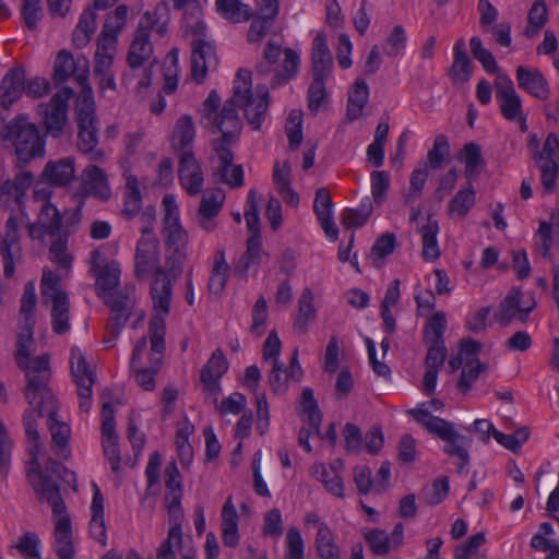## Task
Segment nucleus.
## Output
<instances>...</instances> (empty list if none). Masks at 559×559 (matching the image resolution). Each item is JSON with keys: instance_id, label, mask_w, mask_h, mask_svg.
Masks as SVG:
<instances>
[{"instance_id": "f257e3e1", "label": "nucleus", "mask_w": 559, "mask_h": 559, "mask_svg": "<svg viewBox=\"0 0 559 559\" xmlns=\"http://www.w3.org/2000/svg\"><path fill=\"white\" fill-rule=\"evenodd\" d=\"M233 91V96L224 104L221 116L215 119V124L222 135L213 141V150L218 158L214 176L230 188H240L245 183V174L241 165H233L234 153L230 148L237 143L241 132L237 107L245 109L248 123L253 130H259L269 107V91L264 86H258L257 96H253L251 74L242 69L238 70L236 74Z\"/></svg>"}, {"instance_id": "f03ea898", "label": "nucleus", "mask_w": 559, "mask_h": 559, "mask_svg": "<svg viewBox=\"0 0 559 559\" xmlns=\"http://www.w3.org/2000/svg\"><path fill=\"white\" fill-rule=\"evenodd\" d=\"M34 334L35 325L17 324L13 357L16 366L25 372L27 385L24 395L28 404L36 403L37 394L41 393L48 399L47 403L51 405L48 395V383L51 377L50 357L45 354L31 359L35 352Z\"/></svg>"}, {"instance_id": "7ed1b4c3", "label": "nucleus", "mask_w": 559, "mask_h": 559, "mask_svg": "<svg viewBox=\"0 0 559 559\" xmlns=\"http://www.w3.org/2000/svg\"><path fill=\"white\" fill-rule=\"evenodd\" d=\"M48 395L51 400V405L47 403L48 399H46L44 394L38 393L36 403L28 404L29 408L26 409L23 415V425L28 440V452L31 456H33L34 463H36L37 467H39L38 455L41 444L40 436L37 430L36 417H48V425L52 438V449L56 455L62 459H68L70 455L68 447L71 432L70 427L57 419L58 404L49 386Z\"/></svg>"}, {"instance_id": "20e7f679", "label": "nucleus", "mask_w": 559, "mask_h": 559, "mask_svg": "<svg viewBox=\"0 0 559 559\" xmlns=\"http://www.w3.org/2000/svg\"><path fill=\"white\" fill-rule=\"evenodd\" d=\"M154 274L151 296L156 310L155 316L165 318L170 310L173 294L171 281L160 266L159 241L156 236L141 237L135 246L134 276L143 280Z\"/></svg>"}, {"instance_id": "39448f33", "label": "nucleus", "mask_w": 559, "mask_h": 559, "mask_svg": "<svg viewBox=\"0 0 559 559\" xmlns=\"http://www.w3.org/2000/svg\"><path fill=\"white\" fill-rule=\"evenodd\" d=\"M409 414L429 433L444 442L443 452L456 460L457 473L467 474L471 464L469 449L473 442L472 439L459 433L451 421L433 416L426 408L412 409Z\"/></svg>"}, {"instance_id": "423d86ee", "label": "nucleus", "mask_w": 559, "mask_h": 559, "mask_svg": "<svg viewBox=\"0 0 559 559\" xmlns=\"http://www.w3.org/2000/svg\"><path fill=\"white\" fill-rule=\"evenodd\" d=\"M52 476L68 484L76 481L75 474L58 461L49 457L45 463L44 471H41L40 466L37 467L32 457V468L28 472V480L38 495V498L41 501L46 500L51 507L53 515H57L63 513L67 508L60 495V488L56 480L51 478Z\"/></svg>"}, {"instance_id": "0eeeda50", "label": "nucleus", "mask_w": 559, "mask_h": 559, "mask_svg": "<svg viewBox=\"0 0 559 559\" xmlns=\"http://www.w3.org/2000/svg\"><path fill=\"white\" fill-rule=\"evenodd\" d=\"M2 138L13 143L19 167H23L31 159L45 154V141L39 130L26 118H16L10 121L3 128Z\"/></svg>"}, {"instance_id": "6e6552de", "label": "nucleus", "mask_w": 559, "mask_h": 559, "mask_svg": "<svg viewBox=\"0 0 559 559\" xmlns=\"http://www.w3.org/2000/svg\"><path fill=\"white\" fill-rule=\"evenodd\" d=\"M283 52L285 56L284 61L281 66H277L278 58L282 53L281 45L269 40L264 48L263 57L255 67L257 73L261 75L273 73L270 80L272 87L288 83L297 75L299 70V55L290 48H286Z\"/></svg>"}, {"instance_id": "1a4fd4ad", "label": "nucleus", "mask_w": 559, "mask_h": 559, "mask_svg": "<svg viewBox=\"0 0 559 559\" xmlns=\"http://www.w3.org/2000/svg\"><path fill=\"white\" fill-rule=\"evenodd\" d=\"M166 323L163 316H153L148 322V337L151 343L150 368H139L135 370L136 383L146 391L155 389V374L158 373L164 353Z\"/></svg>"}, {"instance_id": "9d476101", "label": "nucleus", "mask_w": 559, "mask_h": 559, "mask_svg": "<svg viewBox=\"0 0 559 559\" xmlns=\"http://www.w3.org/2000/svg\"><path fill=\"white\" fill-rule=\"evenodd\" d=\"M151 31H155L160 36L167 32L166 23L158 21L157 10L146 11L140 19L127 56V62L133 70L143 67L153 53V46L150 41Z\"/></svg>"}, {"instance_id": "9b49d317", "label": "nucleus", "mask_w": 559, "mask_h": 559, "mask_svg": "<svg viewBox=\"0 0 559 559\" xmlns=\"http://www.w3.org/2000/svg\"><path fill=\"white\" fill-rule=\"evenodd\" d=\"M73 96V90L69 86L60 88L48 103L38 105V112L47 134L59 138L68 123V102Z\"/></svg>"}, {"instance_id": "f8f14e48", "label": "nucleus", "mask_w": 559, "mask_h": 559, "mask_svg": "<svg viewBox=\"0 0 559 559\" xmlns=\"http://www.w3.org/2000/svg\"><path fill=\"white\" fill-rule=\"evenodd\" d=\"M520 288H512L504 299L500 302L493 318L501 326H508L516 320L524 323L531 311L535 308L536 301L532 294L526 296Z\"/></svg>"}, {"instance_id": "ddd939ff", "label": "nucleus", "mask_w": 559, "mask_h": 559, "mask_svg": "<svg viewBox=\"0 0 559 559\" xmlns=\"http://www.w3.org/2000/svg\"><path fill=\"white\" fill-rule=\"evenodd\" d=\"M70 368L73 381L78 386L80 409L88 413L92 406V386L95 383L96 374L87 364L82 350L78 347L71 348Z\"/></svg>"}, {"instance_id": "4468645a", "label": "nucleus", "mask_w": 559, "mask_h": 559, "mask_svg": "<svg viewBox=\"0 0 559 559\" xmlns=\"http://www.w3.org/2000/svg\"><path fill=\"white\" fill-rule=\"evenodd\" d=\"M91 259V272L96 278V294L103 300H109L110 292L115 290L120 282V264L117 261H107L98 250L92 251Z\"/></svg>"}, {"instance_id": "2eb2a0df", "label": "nucleus", "mask_w": 559, "mask_h": 559, "mask_svg": "<svg viewBox=\"0 0 559 559\" xmlns=\"http://www.w3.org/2000/svg\"><path fill=\"white\" fill-rule=\"evenodd\" d=\"M535 160L542 173V185L547 193L555 190L559 170V138L549 133L544 143L543 150L537 152Z\"/></svg>"}, {"instance_id": "dca6fc26", "label": "nucleus", "mask_w": 559, "mask_h": 559, "mask_svg": "<svg viewBox=\"0 0 559 559\" xmlns=\"http://www.w3.org/2000/svg\"><path fill=\"white\" fill-rule=\"evenodd\" d=\"M90 75V61L85 56H78L76 59L67 50H60L55 60L53 82L56 85L67 82L74 76L79 85L85 84Z\"/></svg>"}, {"instance_id": "f3484780", "label": "nucleus", "mask_w": 559, "mask_h": 559, "mask_svg": "<svg viewBox=\"0 0 559 559\" xmlns=\"http://www.w3.org/2000/svg\"><path fill=\"white\" fill-rule=\"evenodd\" d=\"M28 235L33 240L45 243L46 237L56 238L62 234V216L50 202L41 204L37 219L27 225Z\"/></svg>"}, {"instance_id": "a211bd4d", "label": "nucleus", "mask_w": 559, "mask_h": 559, "mask_svg": "<svg viewBox=\"0 0 559 559\" xmlns=\"http://www.w3.org/2000/svg\"><path fill=\"white\" fill-rule=\"evenodd\" d=\"M102 417V445L106 459L109 461L111 471H120L121 455L116 433L115 411L109 402H104L100 412Z\"/></svg>"}, {"instance_id": "6ab92c4d", "label": "nucleus", "mask_w": 559, "mask_h": 559, "mask_svg": "<svg viewBox=\"0 0 559 559\" xmlns=\"http://www.w3.org/2000/svg\"><path fill=\"white\" fill-rule=\"evenodd\" d=\"M0 254L3 262V275L11 278L15 272V263L22 260L19 222L14 215H11L5 222V231L0 243Z\"/></svg>"}, {"instance_id": "aec40b11", "label": "nucleus", "mask_w": 559, "mask_h": 559, "mask_svg": "<svg viewBox=\"0 0 559 559\" xmlns=\"http://www.w3.org/2000/svg\"><path fill=\"white\" fill-rule=\"evenodd\" d=\"M215 46L199 37L191 41V76L198 83L204 82L209 71L217 68Z\"/></svg>"}, {"instance_id": "412c9836", "label": "nucleus", "mask_w": 559, "mask_h": 559, "mask_svg": "<svg viewBox=\"0 0 559 559\" xmlns=\"http://www.w3.org/2000/svg\"><path fill=\"white\" fill-rule=\"evenodd\" d=\"M495 90L503 118L509 121L522 119V102L512 80L508 75H498L495 81Z\"/></svg>"}, {"instance_id": "4be33fe9", "label": "nucleus", "mask_w": 559, "mask_h": 559, "mask_svg": "<svg viewBox=\"0 0 559 559\" xmlns=\"http://www.w3.org/2000/svg\"><path fill=\"white\" fill-rule=\"evenodd\" d=\"M78 123V147L79 151L90 156L92 162H103L105 153L96 150L98 144V120L96 117L75 116Z\"/></svg>"}, {"instance_id": "5701e85b", "label": "nucleus", "mask_w": 559, "mask_h": 559, "mask_svg": "<svg viewBox=\"0 0 559 559\" xmlns=\"http://www.w3.org/2000/svg\"><path fill=\"white\" fill-rule=\"evenodd\" d=\"M167 231V263L173 271L180 270L187 258L188 234L175 217L171 223L166 224Z\"/></svg>"}, {"instance_id": "b1692460", "label": "nucleus", "mask_w": 559, "mask_h": 559, "mask_svg": "<svg viewBox=\"0 0 559 559\" xmlns=\"http://www.w3.org/2000/svg\"><path fill=\"white\" fill-rule=\"evenodd\" d=\"M80 194L91 195L102 201H107L111 197L107 175L102 168L90 165L82 171Z\"/></svg>"}, {"instance_id": "393cba45", "label": "nucleus", "mask_w": 559, "mask_h": 559, "mask_svg": "<svg viewBox=\"0 0 559 559\" xmlns=\"http://www.w3.org/2000/svg\"><path fill=\"white\" fill-rule=\"evenodd\" d=\"M55 532L52 549L58 559H74L75 548L70 516L66 511L55 515Z\"/></svg>"}, {"instance_id": "a878e982", "label": "nucleus", "mask_w": 559, "mask_h": 559, "mask_svg": "<svg viewBox=\"0 0 559 559\" xmlns=\"http://www.w3.org/2000/svg\"><path fill=\"white\" fill-rule=\"evenodd\" d=\"M178 174L181 186L190 195H197L201 192L204 178L193 152H186L179 155Z\"/></svg>"}, {"instance_id": "bb28decb", "label": "nucleus", "mask_w": 559, "mask_h": 559, "mask_svg": "<svg viewBox=\"0 0 559 559\" xmlns=\"http://www.w3.org/2000/svg\"><path fill=\"white\" fill-rule=\"evenodd\" d=\"M110 299L104 300L111 309L114 316L110 318L107 326L111 334V341L118 338L121 329L130 317V308L132 306V299L129 294L117 292L116 289L110 292Z\"/></svg>"}, {"instance_id": "cd10ccee", "label": "nucleus", "mask_w": 559, "mask_h": 559, "mask_svg": "<svg viewBox=\"0 0 559 559\" xmlns=\"http://www.w3.org/2000/svg\"><path fill=\"white\" fill-rule=\"evenodd\" d=\"M25 69L19 64L10 69L0 84V104L8 109L25 92Z\"/></svg>"}, {"instance_id": "c85d7f7f", "label": "nucleus", "mask_w": 559, "mask_h": 559, "mask_svg": "<svg viewBox=\"0 0 559 559\" xmlns=\"http://www.w3.org/2000/svg\"><path fill=\"white\" fill-rule=\"evenodd\" d=\"M228 369V362L221 349H216L210 359L202 367L200 379L204 390L212 395H217L221 391L219 380Z\"/></svg>"}, {"instance_id": "c756f323", "label": "nucleus", "mask_w": 559, "mask_h": 559, "mask_svg": "<svg viewBox=\"0 0 559 559\" xmlns=\"http://www.w3.org/2000/svg\"><path fill=\"white\" fill-rule=\"evenodd\" d=\"M224 201L225 194L222 190L203 195L197 213L198 224L203 230L211 233L216 228L215 218L222 211Z\"/></svg>"}, {"instance_id": "7c9ffc66", "label": "nucleus", "mask_w": 559, "mask_h": 559, "mask_svg": "<svg viewBox=\"0 0 559 559\" xmlns=\"http://www.w3.org/2000/svg\"><path fill=\"white\" fill-rule=\"evenodd\" d=\"M278 13V0H260L259 15L254 17L248 31V40H261L270 31Z\"/></svg>"}, {"instance_id": "2f4dec72", "label": "nucleus", "mask_w": 559, "mask_h": 559, "mask_svg": "<svg viewBox=\"0 0 559 559\" xmlns=\"http://www.w3.org/2000/svg\"><path fill=\"white\" fill-rule=\"evenodd\" d=\"M332 207L333 203L330 192L325 188L318 189L313 201V212L325 235L332 240H336L338 229L333 221Z\"/></svg>"}, {"instance_id": "473e14b6", "label": "nucleus", "mask_w": 559, "mask_h": 559, "mask_svg": "<svg viewBox=\"0 0 559 559\" xmlns=\"http://www.w3.org/2000/svg\"><path fill=\"white\" fill-rule=\"evenodd\" d=\"M516 81L520 88L538 99L549 96V87L546 78L537 69H528L520 66L516 69Z\"/></svg>"}, {"instance_id": "72a5a7b5", "label": "nucleus", "mask_w": 559, "mask_h": 559, "mask_svg": "<svg viewBox=\"0 0 559 559\" xmlns=\"http://www.w3.org/2000/svg\"><path fill=\"white\" fill-rule=\"evenodd\" d=\"M312 78L328 79L333 67V58L329 50L326 37L319 33L312 41L311 51Z\"/></svg>"}, {"instance_id": "f704fd0d", "label": "nucleus", "mask_w": 559, "mask_h": 559, "mask_svg": "<svg viewBox=\"0 0 559 559\" xmlns=\"http://www.w3.org/2000/svg\"><path fill=\"white\" fill-rule=\"evenodd\" d=\"M93 498L91 503V536L103 546H106L107 531L104 520V496L96 483H92Z\"/></svg>"}, {"instance_id": "c9c22d12", "label": "nucleus", "mask_w": 559, "mask_h": 559, "mask_svg": "<svg viewBox=\"0 0 559 559\" xmlns=\"http://www.w3.org/2000/svg\"><path fill=\"white\" fill-rule=\"evenodd\" d=\"M74 163L75 160L71 156L50 160L46 164L41 177L46 182L53 186H66L74 178Z\"/></svg>"}, {"instance_id": "e433bc0d", "label": "nucleus", "mask_w": 559, "mask_h": 559, "mask_svg": "<svg viewBox=\"0 0 559 559\" xmlns=\"http://www.w3.org/2000/svg\"><path fill=\"white\" fill-rule=\"evenodd\" d=\"M195 128L192 117L182 115L175 123L171 138V146L178 156L186 152H192Z\"/></svg>"}, {"instance_id": "4c0bfd02", "label": "nucleus", "mask_w": 559, "mask_h": 559, "mask_svg": "<svg viewBox=\"0 0 559 559\" xmlns=\"http://www.w3.org/2000/svg\"><path fill=\"white\" fill-rule=\"evenodd\" d=\"M459 159L465 163L464 174L469 182L475 181L486 166L481 148L474 142L464 145L459 154Z\"/></svg>"}, {"instance_id": "58836bf2", "label": "nucleus", "mask_w": 559, "mask_h": 559, "mask_svg": "<svg viewBox=\"0 0 559 559\" xmlns=\"http://www.w3.org/2000/svg\"><path fill=\"white\" fill-rule=\"evenodd\" d=\"M222 537L226 547L235 548L239 543L238 513L231 497L227 499L222 510Z\"/></svg>"}, {"instance_id": "ea45409f", "label": "nucleus", "mask_w": 559, "mask_h": 559, "mask_svg": "<svg viewBox=\"0 0 559 559\" xmlns=\"http://www.w3.org/2000/svg\"><path fill=\"white\" fill-rule=\"evenodd\" d=\"M454 60L450 68L449 75L454 82L465 83L473 72V63L465 51L464 38L459 39L454 45Z\"/></svg>"}, {"instance_id": "a19ab883", "label": "nucleus", "mask_w": 559, "mask_h": 559, "mask_svg": "<svg viewBox=\"0 0 559 559\" xmlns=\"http://www.w3.org/2000/svg\"><path fill=\"white\" fill-rule=\"evenodd\" d=\"M264 251L262 249V241L260 234H252L247 240L246 252L240 257L235 265V272L241 276L247 275L250 267L257 266L261 263Z\"/></svg>"}, {"instance_id": "79ce46f5", "label": "nucleus", "mask_w": 559, "mask_h": 559, "mask_svg": "<svg viewBox=\"0 0 559 559\" xmlns=\"http://www.w3.org/2000/svg\"><path fill=\"white\" fill-rule=\"evenodd\" d=\"M343 468V462L336 460L329 466L321 465L320 471L317 469L318 479L323 484L324 488L337 498L344 497V483L340 474Z\"/></svg>"}, {"instance_id": "37998d69", "label": "nucleus", "mask_w": 559, "mask_h": 559, "mask_svg": "<svg viewBox=\"0 0 559 559\" xmlns=\"http://www.w3.org/2000/svg\"><path fill=\"white\" fill-rule=\"evenodd\" d=\"M369 87L364 80H356L354 86L348 92L346 116L349 121H355L361 117L362 110L368 103Z\"/></svg>"}, {"instance_id": "c03bdc74", "label": "nucleus", "mask_w": 559, "mask_h": 559, "mask_svg": "<svg viewBox=\"0 0 559 559\" xmlns=\"http://www.w3.org/2000/svg\"><path fill=\"white\" fill-rule=\"evenodd\" d=\"M313 299L312 290L305 288L298 300V313L294 323L295 330L299 333H305L317 317Z\"/></svg>"}, {"instance_id": "a18cd8bd", "label": "nucleus", "mask_w": 559, "mask_h": 559, "mask_svg": "<svg viewBox=\"0 0 559 559\" xmlns=\"http://www.w3.org/2000/svg\"><path fill=\"white\" fill-rule=\"evenodd\" d=\"M423 242V258L427 262L436 261L441 252L438 245L439 225L437 221L428 217L427 223L419 229Z\"/></svg>"}, {"instance_id": "49530a36", "label": "nucleus", "mask_w": 559, "mask_h": 559, "mask_svg": "<svg viewBox=\"0 0 559 559\" xmlns=\"http://www.w3.org/2000/svg\"><path fill=\"white\" fill-rule=\"evenodd\" d=\"M20 304L17 324L36 325L35 309L37 296L33 282H27L24 285Z\"/></svg>"}, {"instance_id": "de8ad7c7", "label": "nucleus", "mask_w": 559, "mask_h": 559, "mask_svg": "<svg viewBox=\"0 0 559 559\" xmlns=\"http://www.w3.org/2000/svg\"><path fill=\"white\" fill-rule=\"evenodd\" d=\"M229 265L225 260L224 251L216 253L214 265L209 278L207 288L211 294L221 295L226 287Z\"/></svg>"}, {"instance_id": "09e8293b", "label": "nucleus", "mask_w": 559, "mask_h": 559, "mask_svg": "<svg viewBox=\"0 0 559 559\" xmlns=\"http://www.w3.org/2000/svg\"><path fill=\"white\" fill-rule=\"evenodd\" d=\"M50 302L52 331L59 335L64 334L70 330L69 297H61L59 299L51 300Z\"/></svg>"}, {"instance_id": "8fccbe9b", "label": "nucleus", "mask_w": 559, "mask_h": 559, "mask_svg": "<svg viewBox=\"0 0 559 559\" xmlns=\"http://www.w3.org/2000/svg\"><path fill=\"white\" fill-rule=\"evenodd\" d=\"M316 549L320 559H341L340 549L333 540V534L326 524H321L316 535Z\"/></svg>"}, {"instance_id": "3c124183", "label": "nucleus", "mask_w": 559, "mask_h": 559, "mask_svg": "<svg viewBox=\"0 0 559 559\" xmlns=\"http://www.w3.org/2000/svg\"><path fill=\"white\" fill-rule=\"evenodd\" d=\"M217 12L233 23L248 21L251 16L248 5L241 0H216Z\"/></svg>"}, {"instance_id": "603ef678", "label": "nucleus", "mask_w": 559, "mask_h": 559, "mask_svg": "<svg viewBox=\"0 0 559 559\" xmlns=\"http://www.w3.org/2000/svg\"><path fill=\"white\" fill-rule=\"evenodd\" d=\"M548 21V9L543 0L536 1L528 11L527 26L524 35L527 38L536 36Z\"/></svg>"}, {"instance_id": "864d4df0", "label": "nucleus", "mask_w": 559, "mask_h": 559, "mask_svg": "<svg viewBox=\"0 0 559 559\" xmlns=\"http://www.w3.org/2000/svg\"><path fill=\"white\" fill-rule=\"evenodd\" d=\"M68 234H62L52 240L49 247V259L58 265L59 269L70 270L73 257L68 251Z\"/></svg>"}, {"instance_id": "5fc2aeb1", "label": "nucleus", "mask_w": 559, "mask_h": 559, "mask_svg": "<svg viewBox=\"0 0 559 559\" xmlns=\"http://www.w3.org/2000/svg\"><path fill=\"white\" fill-rule=\"evenodd\" d=\"M476 191L469 183L467 188L460 189L449 202V211L461 217L465 216L474 206Z\"/></svg>"}, {"instance_id": "6e6d98bb", "label": "nucleus", "mask_w": 559, "mask_h": 559, "mask_svg": "<svg viewBox=\"0 0 559 559\" xmlns=\"http://www.w3.org/2000/svg\"><path fill=\"white\" fill-rule=\"evenodd\" d=\"M373 211L371 201L367 198L357 209H347L343 213L342 223L346 228L364 226Z\"/></svg>"}, {"instance_id": "4d7b16f0", "label": "nucleus", "mask_w": 559, "mask_h": 559, "mask_svg": "<svg viewBox=\"0 0 559 559\" xmlns=\"http://www.w3.org/2000/svg\"><path fill=\"white\" fill-rule=\"evenodd\" d=\"M40 293L44 302L68 296L67 293L60 289V277L48 269H44L43 271Z\"/></svg>"}, {"instance_id": "13d9d810", "label": "nucleus", "mask_w": 559, "mask_h": 559, "mask_svg": "<svg viewBox=\"0 0 559 559\" xmlns=\"http://www.w3.org/2000/svg\"><path fill=\"white\" fill-rule=\"evenodd\" d=\"M364 538L367 542L370 550L376 556H384L390 552L392 542L385 531L380 528L368 530L364 533Z\"/></svg>"}, {"instance_id": "bf43d9fd", "label": "nucleus", "mask_w": 559, "mask_h": 559, "mask_svg": "<svg viewBox=\"0 0 559 559\" xmlns=\"http://www.w3.org/2000/svg\"><path fill=\"white\" fill-rule=\"evenodd\" d=\"M469 47L473 57L481 63L484 70L490 74H495L499 71V66L493 55L486 48L483 47V41L478 36H474L469 40Z\"/></svg>"}, {"instance_id": "052dcab7", "label": "nucleus", "mask_w": 559, "mask_h": 559, "mask_svg": "<svg viewBox=\"0 0 559 559\" xmlns=\"http://www.w3.org/2000/svg\"><path fill=\"white\" fill-rule=\"evenodd\" d=\"M447 330V320L443 312H436L424 328L425 343H444L443 334Z\"/></svg>"}, {"instance_id": "680f3d73", "label": "nucleus", "mask_w": 559, "mask_h": 559, "mask_svg": "<svg viewBox=\"0 0 559 559\" xmlns=\"http://www.w3.org/2000/svg\"><path fill=\"white\" fill-rule=\"evenodd\" d=\"M370 186L372 202L376 206H380L386 198L390 187V176L384 170H373L370 174Z\"/></svg>"}, {"instance_id": "e2e57ef3", "label": "nucleus", "mask_w": 559, "mask_h": 559, "mask_svg": "<svg viewBox=\"0 0 559 559\" xmlns=\"http://www.w3.org/2000/svg\"><path fill=\"white\" fill-rule=\"evenodd\" d=\"M450 153L448 138L444 134H438L435 139L433 146L427 154V164L433 170L439 169L444 158Z\"/></svg>"}, {"instance_id": "0e129e2a", "label": "nucleus", "mask_w": 559, "mask_h": 559, "mask_svg": "<svg viewBox=\"0 0 559 559\" xmlns=\"http://www.w3.org/2000/svg\"><path fill=\"white\" fill-rule=\"evenodd\" d=\"M486 370V365L478 359H471L465 364L457 382V389L462 392L471 390L473 383L477 380L480 372Z\"/></svg>"}, {"instance_id": "69168bd1", "label": "nucleus", "mask_w": 559, "mask_h": 559, "mask_svg": "<svg viewBox=\"0 0 559 559\" xmlns=\"http://www.w3.org/2000/svg\"><path fill=\"white\" fill-rule=\"evenodd\" d=\"M325 80L312 78V82L308 88V108L317 114L326 98Z\"/></svg>"}, {"instance_id": "338daca9", "label": "nucleus", "mask_w": 559, "mask_h": 559, "mask_svg": "<svg viewBox=\"0 0 559 559\" xmlns=\"http://www.w3.org/2000/svg\"><path fill=\"white\" fill-rule=\"evenodd\" d=\"M252 324L250 331L257 336H261L265 332V323L267 319V304L263 296H260L252 308Z\"/></svg>"}, {"instance_id": "774afa93", "label": "nucleus", "mask_w": 559, "mask_h": 559, "mask_svg": "<svg viewBox=\"0 0 559 559\" xmlns=\"http://www.w3.org/2000/svg\"><path fill=\"white\" fill-rule=\"evenodd\" d=\"M486 542L485 534L483 532L476 533L475 535L467 538V540L457 546L454 550V559H471L480 546Z\"/></svg>"}]
</instances>
